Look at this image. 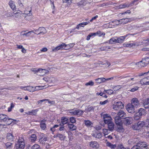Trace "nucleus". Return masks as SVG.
I'll return each mask as SVG.
<instances>
[{
    "mask_svg": "<svg viewBox=\"0 0 149 149\" xmlns=\"http://www.w3.org/2000/svg\"><path fill=\"white\" fill-rule=\"evenodd\" d=\"M149 63V56L143 58L142 60L136 63L135 65L140 68L144 67L147 65Z\"/></svg>",
    "mask_w": 149,
    "mask_h": 149,
    "instance_id": "1",
    "label": "nucleus"
},
{
    "mask_svg": "<svg viewBox=\"0 0 149 149\" xmlns=\"http://www.w3.org/2000/svg\"><path fill=\"white\" fill-rule=\"evenodd\" d=\"M85 111L81 109L74 110L73 109L70 110L69 112L72 115L77 116L79 117L81 116Z\"/></svg>",
    "mask_w": 149,
    "mask_h": 149,
    "instance_id": "2",
    "label": "nucleus"
},
{
    "mask_svg": "<svg viewBox=\"0 0 149 149\" xmlns=\"http://www.w3.org/2000/svg\"><path fill=\"white\" fill-rule=\"evenodd\" d=\"M148 123L146 124L144 121L139 122L137 124H135L132 126L133 129L135 130H138L141 129L145 125H147Z\"/></svg>",
    "mask_w": 149,
    "mask_h": 149,
    "instance_id": "3",
    "label": "nucleus"
},
{
    "mask_svg": "<svg viewBox=\"0 0 149 149\" xmlns=\"http://www.w3.org/2000/svg\"><path fill=\"white\" fill-rule=\"evenodd\" d=\"M124 107V104L121 102H114L112 105V108L114 110H118L122 109Z\"/></svg>",
    "mask_w": 149,
    "mask_h": 149,
    "instance_id": "4",
    "label": "nucleus"
},
{
    "mask_svg": "<svg viewBox=\"0 0 149 149\" xmlns=\"http://www.w3.org/2000/svg\"><path fill=\"white\" fill-rule=\"evenodd\" d=\"M33 71L36 73H37L38 75L40 76H43L46 74L49 71L48 70L45 69H34Z\"/></svg>",
    "mask_w": 149,
    "mask_h": 149,
    "instance_id": "5",
    "label": "nucleus"
},
{
    "mask_svg": "<svg viewBox=\"0 0 149 149\" xmlns=\"http://www.w3.org/2000/svg\"><path fill=\"white\" fill-rule=\"evenodd\" d=\"M115 121L117 125L118 128L119 130H124L122 126V123L120 118L119 117H116L115 118Z\"/></svg>",
    "mask_w": 149,
    "mask_h": 149,
    "instance_id": "6",
    "label": "nucleus"
},
{
    "mask_svg": "<svg viewBox=\"0 0 149 149\" xmlns=\"http://www.w3.org/2000/svg\"><path fill=\"white\" fill-rule=\"evenodd\" d=\"M131 104L136 108L140 106V103L139 100L136 98H134L131 100Z\"/></svg>",
    "mask_w": 149,
    "mask_h": 149,
    "instance_id": "7",
    "label": "nucleus"
},
{
    "mask_svg": "<svg viewBox=\"0 0 149 149\" xmlns=\"http://www.w3.org/2000/svg\"><path fill=\"white\" fill-rule=\"evenodd\" d=\"M135 108L131 103H128L126 106V109L128 112L133 113L134 112Z\"/></svg>",
    "mask_w": 149,
    "mask_h": 149,
    "instance_id": "8",
    "label": "nucleus"
},
{
    "mask_svg": "<svg viewBox=\"0 0 149 149\" xmlns=\"http://www.w3.org/2000/svg\"><path fill=\"white\" fill-rule=\"evenodd\" d=\"M25 144L23 141H19L17 143L15 146V149H23L24 148Z\"/></svg>",
    "mask_w": 149,
    "mask_h": 149,
    "instance_id": "9",
    "label": "nucleus"
},
{
    "mask_svg": "<svg viewBox=\"0 0 149 149\" xmlns=\"http://www.w3.org/2000/svg\"><path fill=\"white\" fill-rule=\"evenodd\" d=\"M123 45L126 47H134L139 45V43L137 42L130 41L128 43H124Z\"/></svg>",
    "mask_w": 149,
    "mask_h": 149,
    "instance_id": "10",
    "label": "nucleus"
},
{
    "mask_svg": "<svg viewBox=\"0 0 149 149\" xmlns=\"http://www.w3.org/2000/svg\"><path fill=\"white\" fill-rule=\"evenodd\" d=\"M11 120V118H8L6 115L0 114V120H2L4 122H8V121H10Z\"/></svg>",
    "mask_w": 149,
    "mask_h": 149,
    "instance_id": "11",
    "label": "nucleus"
},
{
    "mask_svg": "<svg viewBox=\"0 0 149 149\" xmlns=\"http://www.w3.org/2000/svg\"><path fill=\"white\" fill-rule=\"evenodd\" d=\"M89 146L93 148H99V145L96 141H91L89 143Z\"/></svg>",
    "mask_w": 149,
    "mask_h": 149,
    "instance_id": "12",
    "label": "nucleus"
},
{
    "mask_svg": "<svg viewBox=\"0 0 149 149\" xmlns=\"http://www.w3.org/2000/svg\"><path fill=\"white\" fill-rule=\"evenodd\" d=\"M138 146L140 149H148L149 148V145H147L145 142L139 143Z\"/></svg>",
    "mask_w": 149,
    "mask_h": 149,
    "instance_id": "13",
    "label": "nucleus"
},
{
    "mask_svg": "<svg viewBox=\"0 0 149 149\" xmlns=\"http://www.w3.org/2000/svg\"><path fill=\"white\" fill-rule=\"evenodd\" d=\"M113 77H111L109 78L105 79L104 78H98L96 79L95 81L97 83L99 84L101 83L102 82L105 81L106 80H108L109 79H113Z\"/></svg>",
    "mask_w": 149,
    "mask_h": 149,
    "instance_id": "14",
    "label": "nucleus"
},
{
    "mask_svg": "<svg viewBox=\"0 0 149 149\" xmlns=\"http://www.w3.org/2000/svg\"><path fill=\"white\" fill-rule=\"evenodd\" d=\"M128 35H127L125 36H121L119 38L117 37V43H121L124 41L126 38L128 36Z\"/></svg>",
    "mask_w": 149,
    "mask_h": 149,
    "instance_id": "15",
    "label": "nucleus"
},
{
    "mask_svg": "<svg viewBox=\"0 0 149 149\" xmlns=\"http://www.w3.org/2000/svg\"><path fill=\"white\" fill-rule=\"evenodd\" d=\"M6 139L7 141H13L14 139V137L13 136V134L10 133H8L6 136Z\"/></svg>",
    "mask_w": 149,
    "mask_h": 149,
    "instance_id": "16",
    "label": "nucleus"
},
{
    "mask_svg": "<svg viewBox=\"0 0 149 149\" xmlns=\"http://www.w3.org/2000/svg\"><path fill=\"white\" fill-rule=\"evenodd\" d=\"M39 31L40 32L38 33V34H42V35L44 34L47 32V31L44 27H40L38 29L36 30V31Z\"/></svg>",
    "mask_w": 149,
    "mask_h": 149,
    "instance_id": "17",
    "label": "nucleus"
},
{
    "mask_svg": "<svg viewBox=\"0 0 149 149\" xmlns=\"http://www.w3.org/2000/svg\"><path fill=\"white\" fill-rule=\"evenodd\" d=\"M149 44V38L147 40H142L140 41L139 45H144L147 46Z\"/></svg>",
    "mask_w": 149,
    "mask_h": 149,
    "instance_id": "18",
    "label": "nucleus"
},
{
    "mask_svg": "<svg viewBox=\"0 0 149 149\" xmlns=\"http://www.w3.org/2000/svg\"><path fill=\"white\" fill-rule=\"evenodd\" d=\"M132 118L131 117H126L125 118V123L126 125H129L132 123Z\"/></svg>",
    "mask_w": 149,
    "mask_h": 149,
    "instance_id": "19",
    "label": "nucleus"
},
{
    "mask_svg": "<svg viewBox=\"0 0 149 149\" xmlns=\"http://www.w3.org/2000/svg\"><path fill=\"white\" fill-rule=\"evenodd\" d=\"M143 105L145 109L149 108V99L147 98L144 100L143 102Z\"/></svg>",
    "mask_w": 149,
    "mask_h": 149,
    "instance_id": "20",
    "label": "nucleus"
},
{
    "mask_svg": "<svg viewBox=\"0 0 149 149\" xmlns=\"http://www.w3.org/2000/svg\"><path fill=\"white\" fill-rule=\"evenodd\" d=\"M8 4L10 8L13 10H14L16 9V6L15 4V2L12 0L9 1L8 3Z\"/></svg>",
    "mask_w": 149,
    "mask_h": 149,
    "instance_id": "21",
    "label": "nucleus"
},
{
    "mask_svg": "<svg viewBox=\"0 0 149 149\" xmlns=\"http://www.w3.org/2000/svg\"><path fill=\"white\" fill-rule=\"evenodd\" d=\"M6 149H12L13 144L10 142H7L5 143Z\"/></svg>",
    "mask_w": 149,
    "mask_h": 149,
    "instance_id": "22",
    "label": "nucleus"
},
{
    "mask_svg": "<svg viewBox=\"0 0 149 149\" xmlns=\"http://www.w3.org/2000/svg\"><path fill=\"white\" fill-rule=\"evenodd\" d=\"M109 43L111 44L117 43V37H115L111 38L109 40Z\"/></svg>",
    "mask_w": 149,
    "mask_h": 149,
    "instance_id": "23",
    "label": "nucleus"
},
{
    "mask_svg": "<svg viewBox=\"0 0 149 149\" xmlns=\"http://www.w3.org/2000/svg\"><path fill=\"white\" fill-rule=\"evenodd\" d=\"M125 113L122 110H120L118 113V117L120 118H123L125 116Z\"/></svg>",
    "mask_w": 149,
    "mask_h": 149,
    "instance_id": "24",
    "label": "nucleus"
},
{
    "mask_svg": "<svg viewBox=\"0 0 149 149\" xmlns=\"http://www.w3.org/2000/svg\"><path fill=\"white\" fill-rule=\"evenodd\" d=\"M130 19L128 18H125L120 19V22L121 24H125L130 22Z\"/></svg>",
    "mask_w": 149,
    "mask_h": 149,
    "instance_id": "25",
    "label": "nucleus"
},
{
    "mask_svg": "<svg viewBox=\"0 0 149 149\" xmlns=\"http://www.w3.org/2000/svg\"><path fill=\"white\" fill-rule=\"evenodd\" d=\"M61 120V123L63 125H65L67 123L68 121V119L65 117H62Z\"/></svg>",
    "mask_w": 149,
    "mask_h": 149,
    "instance_id": "26",
    "label": "nucleus"
},
{
    "mask_svg": "<svg viewBox=\"0 0 149 149\" xmlns=\"http://www.w3.org/2000/svg\"><path fill=\"white\" fill-rule=\"evenodd\" d=\"M108 125V128L109 130H113L114 128V124L112 121L111 122L107 124Z\"/></svg>",
    "mask_w": 149,
    "mask_h": 149,
    "instance_id": "27",
    "label": "nucleus"
},
{
    "mask_svg": "<svg viewBox=\"0 0 149 149\" xmlns=\"http://www.w3.org/2000/svg\"><path fill=\"white\" fill-rule=\"evenodd\" d=\"M47 140V137H44L41 138L39 140V142L42 144H43L45 143V142Z\"/></svg>",
    "mask_w": 149,
    "mask_h": 149,
    "instance_id": "28",
    "label": "nucleus"
},
{
    "mask_svg": "<svg viewBox=\"0 0 149 149\" xmlns=\"http://www.w3.org/2000/svg\"><path fill=\"white\" fill-rule=\"evenodd\" d=\"M106 146L110 147L111 149H114L116 147V145H113L110 143L109 142H107L106 143Z\"/></svg>",
    "mask_w": 149,
    "mask_h": 149,
    "instance_id": "29",
    "label": "nucleus"
},
{
    "mask_svg": "<svg viewBox=\"0 0 149 149\" xmlns=\"http://www.w3.org/2000/svg\"><path fill=\"white\" fill-rule=\"evenodd\" d=\"M120 19L119 20H116L113 22L110 23L111 25H113L114 26L118 25L119 24H121L120 22Z\"/></svg>",
    "mask_w": 149,
    "mask_h": 149,
    "instance_id": "30",
    "label": "nucleus"
},
{
    "mask_svg": "<svg viewBox=\"0 0 149 149\" xmlns=\"http://www.w3.org/2000/svg\"><path fill=\"white\" fill-rule=\"evenodd\" d=\"M30 140L32 142H34L36 140L37 137L36 135L33 134L30 137Z\"/></svg>",
    "mask_w": 149,
    "mask_h": 149,
    "instance_id": "31",
    "label": "nucleus"
},
{
    "mask_svg": "<svg viewBox=\"0 0 149 149\" xmlns=\"http://www.w3.org/2000/svg\"><path fill=\"white\" fill-rule=\"evenodd\" d=\"M93 136L96 138H100L102 137V134L99 132H96L93 135Z\"/></svg>",
    "mask_w": 149,
    "mask_h": 149,
    "instance_id": "32",
    "label": "nucleus"
},
{
    "mask_svg": "<svg viewBox=\"0 0 149 149\" xmlns=\"http://www.w3.org/2000/svg\"><path fill=\"white\" fill-rule=\"evenodd\" d=\"M96 34L95 33H90L88 36L86 38V40H89L91 37H94L96 36Z\"/></svg>",
    "mask_w": 149,
    "mask_h": 149,
    "instance_id": "33",
    "label": "nucleus"
},
{
    "mask_svg": "<svg viewBox=\"0 0 149 149\" xmlns=\"http://www.w3.org/2000/svg\"><path fill=\"white\" fill-rule=\"evenodd\" d=\"M146 78L145 77L142 79L140 81V83L142 85H148L146 82Z\"/></svg>",
    "mask_w": 149,
    "mask_h": 149,
    "instance_id": "34",
    "label": "nucleus"
},
{
    "mask_svg": "<svg viewBox=\"0 0 149 149\" xmlns=\"http://www.w3.org/2000/svg\"><path fill=\"white\" fill-rule=\"evenodd\" d=\"M94 108L91 106H89L87 107V108L85 109V111H86L87 112H90L91 111L94 110Z\"/></svg>",
    "mask_w": 149,
    "mask_h": 149,
    "instance_id": "35",
    "label": "nucleus"
},
{
    "mask_svg": "<svg viewBox=\"0 0 149 149\" xmlns=\"http://www.w3.org/2000/svg\"><path fill=\"white\" fill-rule=\"evenodd\" d=\"M141 116L139 113L137 112L134 114V118L135 120H138L141 118Z\"/></svg>",
    "mask_w": 149,
    "mask_h": 149,
    "instance_id": "36",
    "label": "nucleus"
},
{
    "mask_svg": "<svg viewBox=\"0 0 149 149\" xmlns=\"http://www.w3.org/2000/svg\"><path fill=\"white\" fill-rule=\"evenodd\" d=\"M68 127L71 129V130H75L76 129V127L72 124L68 125Z\"/></svg>",
    "mask_w": 149,
    "mask_h": 149,
    "instance_id": "37",
    "label": "nucleus"
},
{
    "mask_svg": "<svg viewBox=\"0 0 149 149\" xmlns=\"http://www.w3.org/2000/svg\"><path fill=\"white\" fill-rule=\"evenodd\" d=\"M27 91L32 92L35 91V90L34 87L27 86Z\"/></svg>",
    "mask_w": 149,
    "mask_h": 149,
    "instance_id": "38",
    "label": "nucleus"
},
{
    "mask_svg": "<svg viewBox=\"0 0 149 149\" xmlns=\"http://www.w3.org/2000/svg\"><path fill=\"white\" fill-rule=\"evenodd\" d=\"M85 124L87 127L91 126L93 125V123L89 120H85Z\"/></svg>",
    "mask_w": 149,
    "mask_h": 149,
    "instance_id": "39",
    "label": "nucleus"
},
{
    "mask_svg": "<svg viewBox=\"0 0 149 149\" xmlns=\"http://www.w3.org/2000/svg\"><path fill=\"white\" fill-rule=\"evenodd\" d=\"M138 113L142 116L145 113V110L143 108H141L139 109Z\"/></svg>",
    "mask_w": 149,
    "mask_h": 149,
    "instance_id": "40",
    "label": "nucleus"
},
{
    "mask_svg": "<svg viewBox=\"0 0 149 149\" xmlns=\"http://www.w3.org/2000/svg\"><path fill=\"white\" fill-rule=\"evenodd\" d=\"M128 5L127 4V3L123 4H121L119 6V8H124L126 7H128Z\"/></svg>",
    "mask_w": 149,
    "mask_h": 149,
    "instance_id": "41",
    "label": "nucleus"
},
{
    "mask_svg": "<svg viewBox=\"0 0 149 149\" xmlns=\"http://www.w3.org/2000/svg\"><path fill=\"white\" fill-rule=\"evenodd\" d=\"M25 31H23L21 33V34L22 36H30L31 34V32H26V33H24V32H25Z\"/></svg>",
    "mask_w": 149,
    "mask_h": 149,
    "instance_id": "42",
    "label": "nucleus"
},
{
    "mask_svg": "<svg viewBox=\"0 0 149 149\" xmlns=\"http://www.w3.org/2000/svg\"><path fill=\"white\" fill-rule=\"evenodd\" d=\"M77 6H81L85 5L86 4V3L84 1L82 0L77 3Z\"/></svg>",
    "mask_w": 149,
    "mask_h": 149,
    "instance_id": "43",
    "label": "nucleus"
},
{
    "mask_svg": "<svg viewBox=\"0 0 149 149\" xmlns=\"http://www.w3.org/2000/svg\"><path fill=\"white\" fill-rule=\"evenodd\" d=\"M122 87L120 85H118L114 87L113 89L115 91H117L122 88Z\"/></svg>",
    "mask_w": 149,
    "mask_h": 149,
    "instance_id": "44",
    "label": "nucleus"
},
{
    "mask_svg": "<svg viewBox=\"0 0 149 149\" xmlns=\"http://www.w3.org/2000/svg\"><path fill=\"white\" fill-rule=\"evenodd\" d=\"M40 127L42 130H44L46 127V125L45 123H44V121H42L40 123Z\"/></svg>",
    "mask_w": 149,
    "mask_h": 149,
    "instance_id": "45",
    "label": "nucleus"
},
{
    "mask_svg": "<svg viewBox=\"0 0 149 149\" xmlns=\"http://www.w3.org/2000/svg\"><path fill=\"white\" fill-rule=\"evenodd\" d=\"M96 35H97L99 36H104L105 35V33H102L100 31H97L96 33H95Z\"/></svg>",
    "mask_w": 149,
    "mask_h": 149,
    "instance_id": "46",
    "label": "nucleus"
},
{
    "mask_svg": "<svg viewBox=\"0 0 149 149\" xmlns=\"http://www.w3.org/2000/svg\"><path fill=\"white\" fill-rule=\"evenodd\" d=\"M15 104L13 103H11L10 104V106L8 108V112H10L11 111L12 109L15 106Z\"/></svg>",
    "mask_w": 149,
    "mask_h": 149,
    "instance_id": "47",
    "label": "nucleus"
},
{
    "mask_svg": "<svg viewBox=\"0 0 149 149\" xmlns=\"http://www.w3.org/2000/svg\"><path fill=\"white\" fill-rule=\"evenodd\" d=\"M31 149H41V148L39 145L37 144H35L32 146Z\"/></svg>",
    "mask_w": 149,
    "mask_h": 149,
    "instance_id": "48",
    "label": "nucleus"
},
{
    "mask_svg": "<svg viewBox=\"0 0 149 149\" xmlns=\"http://www.w3.org/2000/svg\"><path fill=\"white\" fill-rule=\"evenodd\" d=\"M38 111V109L32 110L31 111V115H36L37 114V112Z\"/></svg>",
    "mask_w": 149,
    "mask_h": 149,
    "instance_id": "49",
    "label": "nucleus"
},
{
    "mask_svg": "<svg viewBox=\"0 0 149 149\" xmlns=\"http://www.w3.org/2000/svg\"><path fill=\"white\" fill-rule=\"evenodd\" d=\"M138 0H134V1L131 2L130 3H127V4L128 5V7L130 6H132L134 5L135 4V3Z\"/></svg>",
    "mask_w": 149,
    "mask_h": 149,
    "instance_id": "50",
    "label": "nucleus"
},
{
    "mask_svg": "<svg viewBox=\"0 0 149 149\" xmlns=\"http://www.w3.org/2000/svg\"><path fill=\"white\" fill-rule=\"evenodd\" d=\"M105 91L107 93L110 95L112 94H115V93L113 91L110 89L107 90Z\"/></svg>",
    "mask_w": 149,
    "mask_h": 149,
    "instance_id": "51",
    "label": "nucleus"
},
{
    "mask_svg": "<svg viewBox=\"0 0 149 149\" xmlns=\"http://www.w3.org/2000/svg\"><path fill=\"white\" fill-rule=\"evenodd\" d=\"M111 117V116L109 115L106 113L104 114L103 116V119H105L106 122H107V119H107V118H108L110 119Z\"/></svg>",
    "mask_w": 149,
    "mask_h": 149,
    "instance_id": "52",
    "label": "nucleus"
},
{
    "mask_svg": "<svg viewBox=\"0 0 149 149\" xmlns=\"http://www.w3.org/2000/svg\"><path fill=\"white\" fill-rule=\"evenodd\" d=\"M45 86H36L35 87V91L39 90L41 89H42L44 88V87Z\"/></svg>",
    "mask_w": 149,
    "mask_h": 149,
    "instance_id": "53",
    "label": "nucleus"
},
{
    "mask_svg": "<svg viewBox=\"0 0 149 149\" xmlns=\"http://www.w3.org/2000/svg\"><path fill=\"white\" fill-rule=\"evenodd\" d=\"M23 0H19L18 1V4L20 7H23L24 6L23 3Z\"/></svg>",
    "mask_w": 149,
    "mask_h": 149,
    "instance_id": "54",
    "label": "nucleus"
},
{
    "mask_svg": "<svg viewBox=\"0 0 149 149\" xmlns=\"http://www.w3.org/2000/svg\"><path fill=\"white\" fill-rule=\"evenodd\" d=\"M106 119L107 120V122H106V121H105V119H104V122L106 124H107L112 121V119L111 117H110V119H109L108 118H107Z\"/></svg>",
    "mask_w": 149,
    "mask_h": 149,
    "instance_id": "55",
    "label": "nucleus"
},
{
    "mask_svg": "<svg viewBox=\"0 0 149 149\" xmlns=\"http://www.w3.org/2000/svg\"><path fill=\"white\" fill-rule=\"evenodd\" d=\"M70 120L72 123H74L76 121L75 118L73 117L70 118Z\"/></svg>",
    "mask_w": 149,
    "mask_h": 149,
    "instance_id": "56",
    "label": "nucleus"
},
{
    "mask_svg": "<svg viewBox=\"0 0 149 149\" xmlns=\"http://www.w3.org/2000/svg\"><path fill=\"white\" fill-rule=\"evenodd\" d=\"M50 81L49 82H52L55 83L56 81H57V79L55 78L52 77H51Z\"/></svg>",
    "mask_w": 149,
    "mask_h": 149,
    "instance_id": "57",
    "label": "nucleus"
},
{
    "mask_svg": "<svg viewBox=\"0 0 149 149\" xmlns=\"http://www.w3.org/2000/svg\"><path fill=\"white\" fill-rule=\"evenodd\" d=\"M60 49H63L64 48H65L67 47L65 43H62L59 45Z\"/></svg>",
    "mask_w": 149,
    "mask_h": 149,
    "instance_id": "58",
    "label": "nucleus"
},
{
    "mask_svg": "<svg viewBox=\"0 0 149 149\" xmlns=\"http://www.w3.org/2000/svg\"><path fill=\"white\" fill-rule=\"evenodd\" d=\"M51 77H47L43 78V79L47 82H49L50 81Z\"/></svg>",
    "mask_w": 149,
    "mask_h": 149,
    "instance_id": "59",
    "label": "nucleus"
},
{
    "mask_svg": "<svg viewBox=\"0 0 149 149\" xmlns=\"http://www.w3.org/2000/svg\"><path fill=\"white\" fill-rule=\"evenodd\" d=\"M94 84V82L92 81H90L89 82L86 83L85 84L86 86H93Z\"/></svg>",
    "mask_w": 149,
    "mask_h": 149,
    "instance_id": "60",
    "label": "nucleus"
},
{
    "mask_svg": "<svg viewBox=\"0 0 149 149\" xmlns=\"http://www.w3.org/2000/svg\"><path fill=\"white\" fill-rule=\"evenodd\" d=\"M139 87L138 86H136L132 88L131 90L130 91L132 92H134L135 91H136L138 89Z\"/></svg>",
    "mask_w": 149,
    "mask_h": 149,
    "instance_id": "61",
    "label": "nucleus"
},
{
    "mask_svg": "<svg viewBox=\"0 0 149 149\" xmlns=\"http://www.w3.org/2000/svg\"><path fill=\"white\" fill-rule=\"evenodd\" d=\"M74 45V43H70L69 44L66 45L67 47V48L68 49L69 48L72 47Z\"/></svg>",
    "mask_w": 149,
    "mask_h": 149,
    "instance_id": "62",
    "label": "nucleus"
},
{
    "mask_svg": "<svg viewBox=\"0 0 149 149\" xmlns=\"http://www.w3.org/2000/svg\"><path fill=\"white\" fill-rule=\"evenodd\" d=\"M59 49H60V47L59 46H58L55 47L52 50V52H56L57 51H58Z\"/></svg>",
    "mask_w": 149,
    "mask_h": 149,
    "instance_id": "63",
    "label": "nucleus"
},
{
    "mask_svg": "<svg viewBox=\"0 0 149 149\" xmlns=\"http://www.w3.org/2000/svg\"><path fill=\"white\" fill-rule=\"evenodd\" d=\"M56 136L61 140H62L63 139V136L62 134H58L56 135Z\"/></svg>",
    "mask_w": 149,
    "mask_h": 149,
    "instance_id": "64",
    "label": "nucleus"
}]
</instances>
